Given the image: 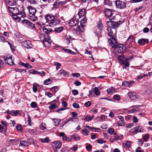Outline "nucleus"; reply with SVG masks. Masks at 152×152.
Returning <instances> with one entry per match:
<instances>
[{"label":"nucleus","instance_id":"obj_55","mask_svg":"<svg viewBox=\"0 0 152 152\" xmlns=\"http://www.w3.org/2000/svg\"><path fill=\"white\" fill-rule=\"evenodd\" d=\"M122 85L125 86H129V82L125 81L122 83Z\"/></svg>","mask_w":152,"mask_h":152},{"label":"nucleus","instance_id":"obj_2","mask_svg":"<svg viewBox=\"0 0 152 152\" xmlns=\"http://www.w3.org/2000/svg\"><path fill=\"white\" fill-rule=\"evenodd\" d=\"M116 51V56L118 60H123L125 59V57L123 55L126 49L125 45L120 44L116 45L115 48Z\"/></svg>","mask_w":152,"mask_h":152},{"label":"nucleus","instance_id":"obj_40","mask_svg":"<svg viewBox=\"0 0 152 152\" xmlns=\"http://www.w3.org/2000/svg\"><path fill=\"white\" fill-rule=\"evenodd\" d=\"M30 20L32 21H35L37 20L38 18L37 17L34 15L30 16L29 17Z\"/></svg>","mask_w":152,"mask_h":152},{"label":"nucleus","instance_id":"obj_45","mask_svg":"<svg viewBox=\"0 0 152 152\" xmlns=\"http://www.w3.org/2000/svg\"><path fill=\"white\" fill-rule=\"evenodd\" d=\"M30 21L28 20H24L22 21L23 23L27 27Z\"/></svg>","mask_w":152,"mask_h":152},{"label":"nucleus","instance_id":"obj_20","mask_svg":"<svg viewBox=\"0 0 152 152\" xmlns=\"http://www.w3.org/2000/svg\"><path fill=\"white\" fill-rule=\"evenodd\" d=\"M149 42V40L147 39L142 38L138 40V43L140 45H143L147 44Z\"/></svg>","mask_w":152,"mask_h":152},{"label":"nucleus","instance_id":"obj_34","mask_svg":"<svg viewBox=\"0 0 152 152\" xmlns=\"http://www.w3.org/2000/svg\"><path fill=\"white\" fill-rule=\"evenodd\" d=\"M49 109L51 110L54 109L55 108L58 107V106L57 104H55V103H52L51 104V105L49 107Z\"/></svg>","mask_w":152,"mask_h":152},{"label":"nucleus","instance_id":"obj_60","mask_svg":"<svg viewBox=\"0 0 152 152\" xmlns=\"http://www.w3.org/2000/svg\"><path fill=\"white\" fill-rule=\"evenodd\" d=\"M83 132L84 133L85 135H87L89 134L90 132H89L86 129H83L82 130Z\"/></svg>","mask_w":152,"mask_h":152},{"label":"nucleus","instance_id":"obj_36","mask_svg":"<svg viewBox=\"0 0 152 152\" xmlns=\"http://www.w3.org/2000/svg\"><path fill=\"white\" fill-rule=\"evenodd\" d=\"M59 74L61 75H62L63 76H64L66 75H67L68 74V72L64 71L63 69H61L59 71Z\"/></svg>","mask_w":152,"mask_h":152},{"label":"nucleus","instance_id":"obj_1","mask_svg":"<svg viewBox=\"0 0 152 152\" xmlns=\"http://www.w3.org/2000/svg\"><path fill=\"white\" fill-rule=\"evenodd\" d=\"M45 19L46 21V23L48 24L47 25L52 27H54L61 22L60 19L56 18L55 16L51 14H47L45 16Z\"/></svg>","mask_w":152,"mask_h":152},{"label":"nucleus","instance_id":"obj_64","mask_svg":"<svg viewBox=\"0 0 152 152\" xmlns=\"http://www.w3.org/2000/svg\"><path fill=\"white\" fill-rule=\"evenodd\" d=\"M45 94L49 98H50L53 96L52 94L50 92L48 91H46L45 92Z\"/></svg>","mask_w":152,"mask_h":152},{"label":"nucleus","instance_id":"obj_51","mask_svg":"<svg viewBox=\"0 0 152 152\" xmlns=\"http://www.w3.org/2000/svg\"><path fill=\"white\" fill-rule=\"evenodd\" d=\"M124 121H119L117 122V124L119 126H123L125 124Z\"/></svg>","mask_w":152,"mask_h":152},{"label":"nucleus","instance_id":"obj_25","mask_svg":"<svg viewBox=\"0 0 152 152\" xmlns=\"http://www.w3.org/2000/svg\"><path fill=\"white\" fill-rule=\"evenodd\" d=\"M7 4L13 6L15 5L16 3L15 0H8L6 1Z\"/></svg>","mask_w":152,"mask_h":152},{"label":"nucleus","instance_id":"obj_10","mask_svg":"<svg viewBox=\"0 0 152 152\" xmlns=\"http://www.w3.org/2000/svg\"><path fill=\"white\" fill-rule=\"evenodd\" d=\"M62 143L60 141H57L53 142L51 143V146L54 148L60 149Z\"/></svg>","mask_w":152,"mask_h":152},{"label":"nucleus","instance_id":"obj_47","mask_svg":"<svg viewBox=\"0 0 152 152\" xmlns=\"http://www.w3.org/2000/svg\"><path fill=\"white\" fill-rule=\"evenodd\" d=\"M108 133L111 134H113L114 133V130L113 128H110L108 129L107 131Z\"/></svg>","mask_w":152,"mask_h":152},{"label":"nucleus","instance_id":"obj_6","mask_svg":"<svg viewBox=\"0 0 152 152\" xmlns=\"http://www.w3.org/2000/svg\"><path fill=\"white\" fill-rule=\"evenodd\" d=\"M115 5L116 7L119 9H123L126 7V4L124 2L120 0L115 1Z\"/></svg>","mask_w":152,"mask_h":152},{"label":"nucleus","instance_id":"obj_29","mask_svg":"<svg viewBox=\"0 0 152 152\" xmlns=\"http://www.w3.org/2000/svg\"><path fill=\"white\" fill-rule=\"evenodd\" d=\"M97 26L96 28H99L100 29H102L103 28V26L102 23V21L99 20L97 23Z\"/></svg>","mask_w":152,"mask_h":152},{"label":"nucleus","instance_id":"obj_56","mask_svg":"<svg viewBox=\"0 0 152 152\" xmlns=\"http://www.w3.org/2000/svg\"><path fill=\"white\" fill-rule=\"evenodd\" d=\"M46 125L45 124H44L42 123L40 125V129L41 130H44L46 129V127L45 125Z\"/></svg>","mask_w":152,"mask_h":152},{"label":"nucleus","instance_id":"obj_58","mask_svg":"<svg viewBox=\"0 0 152 152\" xmlns=\"http://www.w3.org/2000/svg\"><path fill=\"white\" fill-rule=\"evenodd\" d=\"M78 149V147L76 145H73L72 147L70 148V150H72L74 151H76Z\"/></svg>","mask_w":152,"mask_h":152},{"label":"nucleus","instance_id":"obj_16","mask_svg":"<svg viewBox=\"0 0 152 152\" xmlns=\"http://www.w3.org/2000/svg\"><path fill=\"white\" fill-rule=\"evenodd\" d=\"M104 12L107 17H111L113 15V11L110 9H105L104 10Z\"/></svg>","mask_w":152,"mask_h":152},{"label":"nucleus","instance_id":"obj_17","mask_svg":"<svg viewBox=\"0 0 152 152\" xmlns=\"http://www.w3.org/2000/svg\"><path fill=\"white\" fill-rule=\"evenodd\" d=\"M27 9L28 10L29 14L32 15H34L37 12V10L31 6H28Z\"/></svg>","mask_w":152,"mask_h":152},{"label":"nucleus","instance_id":"obj_27","mask_svg":"<svg viewBox=\"0 0 152 152\" xmlns=\"http://www.w3.org/2000/svg\"><path fill=\"white\" fill-rule=\"evenodd\" d=\"M114 134L115 135L114 138L115 141H117L118 140H121L123 139V136L122 134H121L118 136L116 133H114Z\"/></svg>","mask_w":152,"mask_h":152},{"label":"nucleus","instance_id":"obj_22","mask_svg":"<svg viewBox=\"0 0 152 152\" xmlns=\"http://www.w3.org/2000/svg\"><path fill=\"white\" fill-rule=\"evenodd\" d=\"M134 129V132L136 133L142 132L143 130V127L142 126H139L138 124H137L136 127Z\"/></svg>","mask_w":152,"mask_h":152},{"label":"nucleus","instance_id":"obj_50","mask_svg":"<svg viewBox=\"0 0 152 152\" xmlns=\"http://www.w3.org/2000/svg\"><path fill=\"white\" fill-rule=\"evenodd\" d=\"M62 50H64V52L69 54H72V51L71 50L65 48H62Z\"/></svg>","mask_w":152,"mask_h":152},{"label":"nucleus","instance_id":"obj_7","mask_svg":"<svg viewBox=\"0 0 152 152\" xmlns=\"http://www.w3.org/2000/svg\"><path fill=\"white\" fill-rule=\"evenodd\" d=\"M79 22L78 19L75 17H74L69 20V24L71 27H75L78 24Z\"/></svg>","mask_w":152,"mask_h":152},{"label":"nucleus","instance_id":"obj_19","mask_svg":"<svg viewBox=\"0 0 152 152\" xmlns=\"http://www.w3.org/2000/svg\"><path fill=\"white\" fill-rule=\"evenodd\" d=\"M59 135L60 137H62V139L63 141H67L69 142L71 141V139L69 137H66L64 132L60 133Z\"/></svg>","mask_w":152,"mask_h":152},{"label":"nucleus","instance_id":"obj_52","mask_svg":"<svg viewBox=\"0 0 152 152\" xmlns=\"http://www.w3.org/2000/svg\"><path fill=\"white\" fill-rule=\"evenodd\" d=\"M149 137V134H147L143 137V139L145 141H146L148 139Z\"/></svg>","mask_w":152,"mask_h":152},{"label":"nucleus","instance_id":"obj_63","mask_svg":"<svg viewBox=\"0 0 152 152\" xmlns=\"http://www.w3.org/2000/svg\"><path fill=\"white\" fill-rule=\"evenodd\" d=\"M73 107L75 108H78L80 107L79 104L76 103H74L72 104Z\"/></svg>","mask_w":152,"mask_h":152},{"label":"nucleus","instance_id":"obj_3","mask_svg":"<svg viewBox=\"0 0 152 152\" xmlns=\"http://www.w3.org/2000/svg\"><path fill=\"white\" fill-rule=\"evenodd\" d=\"M8 9L10 13H11L10 15L11 16H14L16 17L18 15H20L22 17H25L26 16L23 9L20 10L17 7H9Z\"/></svg>","mask_w":152,"mask_h":152},{"label":"nucleus","instance_id":"obj_53","mask_svg":"<svg viewBox=\"0 0 152 152\" xmlns=\"http://www.w3.org/2000/svg\"><path fill=\"white\" fill-rule=\"evenodd\" d=\"M67 108H59L57 110H56V112H58V113H61V112L62 111H63L64 110H65Z\"/></svg>","mask_w":152,"mask_h":152},{"label":"nucleus","instance_id":"obj_12","mask_svg":"<svg viewBox=\"0 0 152 152\" xmlns=\"http://www.w3.org/2000/svg\"><path fill=\"white\" fill-rule=\"evenodd\" d=\"M115 29L111 28H107L108 35L111 37H114L115 34Z\"/></svg>","mask_w":152,"mask_h":152},{"label":"nucleus","instance_id":"obj_28","mask_svg":"<svg viewBox=\"0 0 152 152\" xmlns=\"http://www.w3.org/2000/svg\"><path fill=\"white\" fill-rule=\"evenodd\" d=\"M123 144L125 148H129L131 146L130 142L129 141H125Z\"/></svg>","mask_w":152,"mask_h":152},{"label":"nucleus","instance_id":"obj_11","mask_svg":"<svg viewBox=\"0 0 152 152\" xmlns=\"http://www.w3.org/2000/svg\"><path fill=\"white\" fill-rule=\"evenodd\" d=\"M134 37L133 35H131L129 36L126 42V45H127L129 48H130L132 47V43L134 39Z\"/></svg>","mask_w":152,"mask_h":152},{"label":"nucleus","instance_id":"obj_18","mask_svg":"<svg viewBox=\"0 0 152 152\" xmlns=\"http://www.w3.org/2000/svg\"><path fill=\"white\" fill-rule=\"evenodd\" d=\"M29 73L31 74H38L40 75L41 76L43 77L45 75V72L44 71H42V72L36 71L33 69H31L29 71Z\"/></svg>","mask_w":152,"mask_h":152},{"label":"nucleus","instance_id":"obj_44","mask_svg":"<svg viewBox=\"0 0 152 152\" xmlns=\"http://www.w3.org/2000/svg\"><path fill=\"white\" fill-rule=\"evenodd\" d=\"M52 81L49 78L48 79L45 80L44 82V84L46 85L50 84L51 83Z\"/></svg>","mask_w":152,"mask_h":152},{"label":"nucleus","instance_id":"obj_30","mask_svg":"<svg viewBox=\"0 0 152 152\" xmlns=\"http://www.w3.org/2000/svg\"><path fill=\"white\" fill-rule=\"evenodd\" d=\"M71 137L72 139L75 141H78L80 139V137L77 134L72 135Z\"/></svg>","mask_w":152,"mask_h":152},{"label":"nucleus","instance_id":"obj_8","mask_svg":"<svg viewBox=\"0 0 152 152\" xmlns=\"http://www.w3.org/2000/svg\"><path fill=\"white\" fill-rule=\"evenodd\" d=\"M21 45L25 48L28 49H31L33 46L29 41H24L21 42Z\"/></svg>","mask_w":152,"mask_h":152},{"label":"nucleus","instance_id":"obj_42","mask_svg":"<svg viewBox=\"0 0 152 152\" xmlns=\"http://www.w3.org/2000/svg\"><path fill=\"white\" fill-rule=\"evenodd\" d=\"M28 143L25 140H22L20 141V145L21 146H26L28 145Z\"/></svg>","mask_w":152,"mask_h":152},{"label":"nucleus","instance_id":"obj_9","mask_svg":"<svg viewBox=\"0 0 152 152\" xmlns=\"http://www.w3.org/2000/svg\"><path fill=\"white\" fill-rule=\"evenodd\" d=\"M108 42L113 48H115L117 45V42L114 37H111L108 40Z\"/></svg>","mask_w":152,"mask_h":152},{"label":"nucleus","instance_id":"obj_57","mask_svg":"<svg viewBox=\"0 0 152 152\" xmlns=\"http://www.w3.org/2000/svg\"><path fill=\"white\" fill-rule=\"evenodd\" d=\"M120 96L118 95H115L114 96L113 98L114 99L119 101L120 100Z\"/></svg>","mask_w":152,"mask_h":152},{"label":"nucleus","instance_id":"obj_35","mask_svg":"<svg viewBox=\"0 0 152 152\" xmlns=\"http://www.w3.org/2000/svg\"><path fill=\"white\" fill-rule=\"evenodd\" d=\"M53 30L50 29H48L45 28L43 29V32L44 33L46 34H48L51 31H52Z\"/></svg>","mask_w":152,"mask_h":152},{"label":"nucleus","instance_id":"obj_32","mask_svg":"<svg viewBox=\"0 0 152 152\" xmlns=\"http://www.w3.org/2000/svg\"><path fill=\"white\" fill-rule=\"evenodd\" d=\"M94 89V93L95 95L98 96L100 94V91H99L97 87H95Z\"/></svg>","mask_w":152,"mask_h":152},{"label":"nucleus","instance_id":"obj_41","mask_svg":"<svg viewBox=\"0 0 152 152\" xmlns=\"http://www.w3.org/2000/svg\"><path fill=\"white\" fill-rule=\"evenodd\" d=\"M27 1L31 4H36L37 3L38 0H27Z\"/></svg>","mask_w":152,"mask_h":152},{"label":"nucleus","instance_id":"obj_13","mask_svg":"<svg viewBox=\"0 0 152 152\" xmlns=\"http://www.w3.org/2000/svg\"><path fill=\"white\" fill-rule=\"evenodd\" d=\"M86 14V9L84 8H83L79 9L77 13L79 17L80 18H81L85 16Z\"/></svg>","mask_w":152,"mask_h":152},{"label":"nucleus","instance_id":"obj_4","mask_svg":"<svg viewBox=\"0 0 152 152\" xmlns=\"http://www.w3.org/2000/svg\"><path fill=\"white\" fill-rule=\"evenodd\" d=\"M86 18L85 17L82 19L80 21V25L77 26L75 28H74L73 33L78 35L80 34L81 32H83L85 31V29L83 23H86Z\"/></svg>","mask_w":152,"mask_h":152},{"label":"nucleus","instance_id":"obj_37","mask_svg":"<svg viewBox=\"0 0 152 152\" xmlns=\"http://www.w3.org/2000/svg\"><path fill=\"white\" fill-rule=\"evenodd\" d=\"M53 120L54 122V125L56 126L58 125L60 122V120L58 119L54 118Z\"/></svg>","mask_w":152,"mask_h":152},{"label":"nucleus","instance_id":"obj_48","mask_svg":"<svg viewBox=\"0 0 152 152\" xmlns=\"http://www.w3.org/2000/svg\"><path fill=\"white\" fill-rule=\"evenodd\" d=\"M58 87L56 86H55L52 87V88H50V90L51 91H52L53 92H56L58 90Z\"/></svg>","mask_w":152,"mask_h":152},{"label":"nucleus","instance_id":"obj_62","mask_svg":"<svg viewBox=\"0 0 152 152\" xmlns=\"http://www.w3.org/2000/svg\"><path fill=\"white\" fill-rule=\"evenodd\" d=\"M13 18L15 19V20L17 22H18L20 20V18L19 17H17V16H12Z\"/></svg>","mask_w":152,"mask_h":152},{"label":"nucleus","instance_id":"obj_21","mask_svg":"<svg viewBox=\"0 0 152 152\" xmlns=\"http://www.w3.org/2000/svg\"><path fill=\"white\" fill-rule=\"evenodd\" d=\"M5 62L8 64L12 65L13 64V62L12 60V56L9 57H7L5 59Z\"/></svg>","mask_w":152,"mask_h":152},{"label":"nucleus","instance_id":"obj_43","mask_svg":"<svg viewBox=\"0 0 152 152\" xmlns=\"http://www.w3.org/2000/svg\"><path fill=\"white\" fill-rule=\"evenodd\" d=\"M86 126L89 130H92L95 132H97L98 130H99V128H96L94 127H92L88 126Z\"/></svg>","mask_w":152,"mask_h":152},{"label":"nucleus","instance_id":"obj_38","mask_svg":"<svg viewBox=\"0 0 152 152\" xmlns=\"http://www.w3.org/2000/svg\"><path fill=\"white\" fill-rule=\"evenodd\" d=\"M107 91L108 93L113 94L115 90L113 88H111L107 89Z\"/></svg>","mask_w":152,"mask_h":152},{"label":"nucleus","instance_id":"obj_24","mask_svg":"<svg viewBox=\"0 0 152 152\" xmlns=\"http://www.w3.org/2000/svg\"><path fill=\"white\" fill-rule=\"evenodd\" d=\"M18 114L20 115H21V113H20V111L19 110H16V111L12 110L11 111L10 115L14 116H16Z\"/></svg>","mask_w":152,"mask_h":152},{"label":"nucleus","instance_id":"obj_54","mask_svg":"<svg viewBox=\"0 0 152 152\" xmlns=\"http://www.w3.org/2000/svg\"><path fill=\"white\" fill-rule=\"evenodd\" d=\"M31 106L32 107L36 108L37 107V104L36 102H33L31 103Z\"/></svg>","mask_w":152,"mask_h":152},{"label":"nucleus","instance_id":"obj_39","mask_svg":"<svg viewBox=\"0 0 152 152\" xmlns=\"http://www.w3.org/2000/svg\"><path fill=\"white\" fill-rule=\"evenodd\" d=\"M27 27L30 29H36L34 24L31 22L29 23Z\"/></svg>","mask_w":152,"mask_h":152},{"label":"nucleus","instance_id":"obj_59","mask_svg":"<svg viewBox=\"0 0 152 152\" xmlns=\"http://www.w3.org/2000/svg\"><path fill=\"white\" fill-rule=\"evenodd\" d=\"M16 129L18 131H21L23 130V128L21 125H19L16 127Z\"/></svg>","mask_w":152,"mask_h":152},{"label":"nucleus","instance_id":"obj_15","mask_svg":"<svg viewBox=\"0 0 152 152\" xmlns=\"http://www.w3.org/2000/svg\"><path fill=\"white\" fill-rule=\"evenodd\" d=\"M102 30L96 27L94 30V33L96 35L97 37L98 40L100 38H101L102 37Z\"/></svg>","mask_w":152,"mask_h":152},{"label":"nucleus","instance_id":"obj_49","mask_svg":"<svg viewBox=\"0 0 152 152\" xmlns=\"http://www.w3.org/2000/svg\"><path fill=\"white\" fill-rule=\"evenodd\" d=\"M54 65L55 66H56V69L57 70H58L60 69L61 65V64L56 62L54 63Z\"/></svg>","mask_w":152,"mask_h":152},{"label":"nucleus","instance_id":"obj_46","mask_svg":"<svg viewBox=\"0 0 152 152\" xmlns=\"http://www.w3.org/2000/svg\"><path fill=\"white\" fill-rule=\"evenodd\" d=\"M28 121L25 122L26 124L29 125L30 126L31 125V119L30 116L29 115H28Z\"/></svg>","mask_w":152,"mask_h":152},{"label":"nucleus","instance_id":"obj_5","mask_svg":"<svg viewBox=\"0 0 152 152\" xmlns=\"http://www.w3.org/2000/svg\"><path fill=\"white\" fill-rule=\"evenodd\" d=\"M106 23L109 28L115 29L119 26L122 23L121 21L119 20L118 21H115L113 18H111L110 21L107 22Z\"/></svg>","mask_w":152,"mask_h":152},{"label":"nucleus","instance_id":"obj_61","mask_svg":"<svg viewBox=\"0 0 152 152\" xmlns=\"http://www.w3.org/2000/svg\"><path fill=\"white\" fill-rule=\"evenodd\" d=\"M0 41L5 42H7L4 37L2 36H0Z\"/></svg>","mask_w":152,"mask_h":152},{"label":"nucleus","instance_id":"obj_26","mask_svg":"<svg viewBox=\"0 0 152 152\" xmlns=\"http://www.w3.org/2000/svg\"><path fill=\"white\" fill-rule=\"evenodd\" d=\"M71 37L69 35H66L64 39V42L66 44H69L71 41Z\"/></svg>","mask_w":152,"mask_h":152},{"label":"nucleus","instance_id":"obj_14","mask_svg":"<svg viewBox=\"0 0 152 152\" xmlns=\"http://www.w3.org/2000/svg\"><path fill=\"white\" fill-rule=\"evenodd\" d=\"M128 95L132 100H135L136 99L139 98L137 94L134 92H129L128 93Z\"/></svg>","mask_w":152,"mask_h":152},{"label":"nucleus","instance_id":"obj_33","mask_svg":"<svg viewBox=\"0 0 152 152\" xmlns=\"http://www.w3.org/2000/svg\"><path fill=\"white\" fill-rule=\"evenodd\" d=\"M40 140L42 143H47L49 142L50 141L48 137H46L44 139L40 138Z\"/></svg>","mask_w":152,"mask_h":152},{"label":"nucleus","instance_id":"obj_31","mask_svg":"<svg viewBox=\"0 0 152 152\" xmlns=\"http://www.w3.org/2000/svg\"><path fill=\"white\" fill-rule=\"evenodd\" d=\"M64 30L63 26H61L59 27L56 28H55L54 31L57 33H60L62 31Z\"/></svg>","mask_w":152,"mask_h":152},{"label":"nucleus","instance_id":"obj_23","mask_svg":"<svg viewBox=\"0 0 152 152\" xmlns=\"http://www.w3.org/2000/svg\"><path fill=\"white\" fill-rule=\"evenodd\" d=\"M127 59L125 57V59L123 60H119L121 61L122 64L124 65L125 69L127 67H129V63L127 61Z\"/></svg>","mask_w":152,"mask_h":152}]
</instances>
